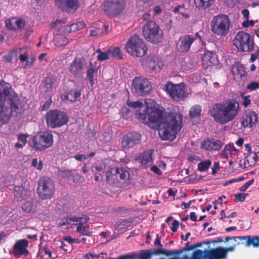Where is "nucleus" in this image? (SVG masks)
Segmentation results:
<instances>
[{
	"mask_svg": "<svg viewBox=\"0 0 259 259\" xmlns=\"http://www.w3.org/2000/svg\"><path fill=\"white\" fill-rule=\"evenodd\" d=\"M239 111V103L233 100H228L222 103L213 104L209 108L208 113L214 121L225 124L234 120Z\"/></svg>",
	"mask_w": 259,
	"mask_h": 259,
	"instance_id": "1",
	"label": "nucleus"
},
{
	"mask_svg": "<svg viewBox=\"0 0 259 259\" xmlns=\"http://www.w3.org/2000/svg\"><path fill=\"white\" fill-rule=\"evenodd\" d=\"M183 125V116L178 112H170L167 121L159 125L158 134L162 140L173 141Z\"/></svg>",
	"mask_w": 259,
	"mask_h": 259,
	"instance_id": "2",
	"label": "nucleus"
},
{
	"mask_svg": "<svg viewBox=\"0 0 259 259\" xmlns=\"http://www.w3.org/2000/svg\"><path fill=\"white\" fill-rule=\"evenodd\" d=\"M153 100L146 99L144 100V109L143 113L138 112L136 114L137 119L141 122L147 124L149 127L154 128L159 126L163 120L162 111L155 107H152Z\"/></svg>",
	"mask_w": 259,
	"mask_h": 259,
	"instance_id": "3",
	"label": "nucleus"
},
{
	"mask_svg": "<svg viewBox=\"0 0 259 259\" xmlns=\"http://www.w3.org/2000/svg\"><path fill=\"white\" fill-rule=\"evenodd\" d=\"M142 34L147 41L153 44H158L163 39V31L154 21H148L143 25Z\"/></svg>",
	"mask_w": 259,
	"mask_h": 259,
	"instance_id": "4",
	"label": "nucleus"
},
{
	"mask_svg": "<svg viewBox=\"0 0 259 259\" xmlns=\"http://www.w3.org/2000/svg\"><path fill=\"white\" fill-rule=\"evenodd\" d=\"M127 52L132 56L142 57L147 53L148 48L142 38L137 34L131 36L126 45Z\"/></svg>",
	"mask_w": 259,
	"mask_h": 259,
	"instance_id": "5",
	"label": "nucleus"
},
{
	"mask_svg": "<svg viewBox=\"0 0 259 259\" xmlns=\"http://www.w3.org/2000/svg\"><path fill=\"white\" fill-rule=\"evenodd\" d=\"M230 24V20L227 15L220 14L213 17L210 22V30L218 36H225L229 32Z\"/></svg>",
	"mask_w": 259,
	"mask_h": 259,
	"instance_id": "6",
	"label": "nucleus"
},
{
	"mask_svg": "<svg viewBox=\"0 0 259 259\" xmlns=\"http://www.w3.org/2000/svg\"><path fill=\"white\" fill-rule=\"evenodd\" d=\"M233 44L241 52H250L254 49L253 37L249 33L243 31L236 34L233 40Z\"/></svg>",
	"mask_w": 259,
	"mask_h": 259,
	"instance_id": "7",
	"label": "nucleus"
},
{
	"mask_svg": "<svg viewBox=\"0 0 259 259\" xmlns=\"http://www.w3.org/2000/svg\"><path fill=\"white\" fill-rule=\"evenodd\" d=\"M53 143L52 134L50 132H41L33 137L29 145L35 151H42L50 147Z\"/></svg>",
	"mask_w": 259,
	"mask_h": 259,
	"instance_id": "8",
	"label": "nucleus"
},
{
	"mask_svg": "<svg viewBox=\"0 0 259 259\" xmlns=\"http://www.w3.org/2000/svg\"><path fill=\"white\" fill-rule=\"evenodd\" d=\"M47 125L55 128L66 124L68 121V116L64 112L59 110H50L46 114Z\"/></svg>",
	"mask_w": 259,
	"mask_h": 259,
	"instance_id": "9",
	"label": "nucleus"
},
{
	"mask_svg": "<svg viewBox=\"0 0 259 259\" xmlns=\"http://www.w3.org/2000/svg\"><path fill=\"white\" fill-rule=\"evenodd\" d=\"M37 192L42 199H51L55 190L54 181L50 177L44 176L38 181Z\"/></svg>",
	"mask_w": 259,
	"mask_h": 259,
	"instance_id": "10",
	"label": "nucleus"
},
{
	"mask_svg": "<svg viewBox=\"0 0 259 259\" xmlns=\"http://www.w3.org/2000/svg\"><path fill=\"white\" fill-rule=\"evenodd\" d=\"M164 88V91L171 99L177 102L184 100L188 95L187 88L183 82L174 84L168 81Z\"/></svg>",
	"mask_w": 259,
	"mask_h": 259,
	"instance_id": "11",
	"label": "nucleus"
},
{
	"mask_svg": "<svg viewBox=\"0 0 259 259\" xmlns=\"http://www.w3.org/2000/svg\"><path fill=\"white\" fill-rule=\"evenodd\" d=\"M189 259H226L223 247L219 246L202 250L196 249L191 254Z\"/></svg>",
	"mask_w": 259,
	"mask_h": 259,
	"instance_id": "12",
	"label": "nucleus"
},
{
	"mask_svg": "<svg viewBox=\"0 0 259 259\" xmlns=\"http://www.w3.org/2000/svg\"><path fill=\"white\" fill-rule=\"evenodd\" d=\"M151 82L142 76H136L132 80V91L138 96H145L152 91Z\"/></svg>",
	"mask_w": 259,
	"mask_h": 259,
	"instance_id": "13",
	"label": "nucleus"
},
{
	"mask_svg": "<svg viewBox=\"0 0 259 259\" xmlns=\"http://www.w3.org/2000/svg\"><path fill=\"white\" fill-rule=\"evenodd\" d=\"M126 6L124 0L107 1L104 4L103 10L106 15L110 16H116L121 13Z\"/></svg>",
	"mask_w": 259,
	"mask_h": 259,
	"instance_id": "14",
	"label": "nucleus"
},
{
	"mask_svg": "<svg viewBox=\"0 0 259 259\" xmlns=\"http://www.w3.org/2000/svg\"><path fill=\"white\" fill-rule=\"evenodd\" d=\"M86 61L83 58H75L71 63L68 70L75 77H80L84 73Z\"/></svg>",
	"mask_w": 259,
	"mask_h": 259,
	"instance_id": "15",
	"label": "nucleus"
},
{
	"mask_svg": "<svg viewBox=\"0 0 259 259\" xmlns=\"http://www.w3.org/2000/svg\"><path fill=\"white\" fill-rule=\"evenodd\" d=\"M141 140V135L138 132L127 133L122 139V147L124 149H129L139 144Z\"/></svg>",
	"mask_w": 259,
	"mask_h": 259,
	"instance_id": "16",
	"label": "nucleus"
},
{
	"mask_svg": "<svg viewBox=\"0 0 259 259\" xmlns=\"http://www.w3.org/2000/svg\"><path fill=\"white\" fill-rule=\"evenodd\" d=\"M196 40V37L190 34H186L181 36L177 44V48L178 51L181 53L188 52L190 51L192 44Z\"/></svg>",
	"mask_w": 259,
	"mask_h": 259,
	"instance_id": "17",
	"label": "nucleus"
},
{
	"mask_svg": "<svg viewBox=\"0 0 259 259\" xmlns=\"http://www.w3.org/2000/svg\"><path fill=\"white\" fill-rule=\"evenodd\" d=\"M57 6L62 11L73 13L79 8L78 0H55Z\"/></svg>",
	"mask_w": 259,
	"mask_h": 259,
	"instance_id": "18",
	"label": "nucleus"
},
{
	"mask_svg": "<svg viewBox=\"0 0 259 259\" xmlns=\"http://www.w3.org/2000/svg\"><path fill=\"white\" fill-rule=\"evenodd\" d=\"M239 240L241 242H238L236 245L244 244L246 246L248 247L251 245L254 248L259 247V236H251L250 235L245 236H237L234 237L233 240L237 241Z\"/></svg>",
	"mask_w": 259,
	"mask_h": 259,
	"instance_id": "19",
	"label": "nucleus"
},
{
	"mask_svg": "<svg viewBox=\"0 0 259 259\" xmlns=\"http://www.w3.org/2000/svg\"><path fill=\"white\" fill-rule=\"evenodd\" d=\"M223 146L221 140L214 138L205 139L201 144V148L207 151H219Z\"/></svg>",
	"mask_w": 259,
	"mask_h": 259,
	"instance_id": "20",
	"label": "nucleus"
},
{
	"mask_svg": "<svg viewBox=\"0 0 259 259\" xmlns=\"http://www.w3.org/2000/svg\"><path fill=\"white\" fill-rule=\"evenodd\" d=\"M28 244V241L25 239H21L17 241L14 246V255L18 258L22 255L24 256L28 255L29 251L26 248Z\"/></svg>",
	"mask_w": 259,
	"mask_h": 259,
	"instance_id": "21",
	"label": "nucleus"
},
{
	"mask_svg": "<svg viewBox=\"0 0 259 259\" xmlns=\"http://www.w3.org/2000/svg\"><path fill=\"white\" fill-rule=\"evenodd\" d=\"M153 151L146 150L136 158V160L141 164L143 168H147L153 163Z\"/></svg>",
	"mask_w": 259,
	"mask_h": 259,
	"instance_id": "22",
	"label": "nucleus"
},
{
	"mask_svg": "<svg viewBox=\"0 0 259 259\" xmlns=\"http://www.w3.org/2000/svg\"><path fill=\"white\" fill-rule=\"evenodd\" d=\"M202 65L205 68L216 65L218 64V59L215 53L206 51L202 56Z\"/></svg>",
	"mask_w": 259,
	"mask_h": 259,
	"instance_id": "23",
	"label": "nucleus"
},
{
	"mask_svg": "<svg viewBox=\"0 0 259 259\" xmlns=\"http://www.w3.org/2000/svg\"><path fill=\"white\" fill-rule=\"evenodd\" d=\"M258 121L257 114L255 112L249 111L243 117L241 124L244 127H252Z\"/></svg>",
	"mask_w": 259,
	"mask_h": 259,
	"instance_id": "24",
	"label": "nucleus"
},
{
	"mask_svg": "<svg viewBox=\"0 0 259 259\" xmlns=\"http://www.w3.org/2000/svg\"><path fill=\"white\" fill-rule=\"evenodd\" d=\"M117 175L120 188L126 187L130 182V174L123 167H115Z\"/></svg>",
	"mask_w": 259,
	"mask_h": 259,
	"instance_id": "25",
	"label": "nucleus"
},
{
	"mask_svg": "<svg viewBox=\"0 0 259 259\" xmlns=\"http://www.w3.org/2000/svg\"><path fill=\"white\" fill-rule=\"evenodd\" d=\"M30 191L23 186H15L14 194L15 198L18 201L27 199L30 196Z\"/></svg>",
	"mask_w": 259,
	"mask_h": 259,
	"instance_id": "26",
	"label": "nucleus"
},
{
	"mask_svg": "<svg viewBox=\"0 0 259 259\" xmlns=\"http://www.w3.org/2000/svg\"><path fill=\"white\" fill-rule=\"evenodd\" d=\"M66 33V32L60 31V29L56 31L54 38V44L56 47H61L64 46L70 42L69 39L64 35Z\"/></svg>",
	"mask_w": 259,
	"mask_h": 259,
	"instance_id": "27",
	"label": "nucleus"
},
{
	"mask_svg": "<svg viewBox=\"0 0 259 259\" xmlns=\"http://www.w3.org/2000/svg\"><path fill=\"white\" fill-rule=\"evenodd\" d=\"M81 94L80 89L71 90L67 93L62 95L61 98L62 100H68L71 102H75L80 100Z\"/></svg>",
	"mask_w": 259,
	"mask_h": 259,
	"instance_id": "28",
	"label": "nucleus"
},
{
	"mask_svg": "<svg viewBox=\"0 0 259 259\" xmlns=\"http://www.w3.org/2000/svg\"><path fill=\"white\" fill-rule=\"evenodd\" d=\"M106 183L117 187H119V181L115 168H111L106 172Z\"/></svg>",
	"mask_w": 259,
	"mask_h": 259,
	"instance_id": "29",
	"label": "nucleus"
},
{
	"mask_svg": "<svg viewBox=\"0 0 259 259\" xmlns=\"http://www.w3.org/2000/svg\"><path fill=\"white\" fill-rule=\"evenodd\" d=\"M99 69V67L96 65V63H93L90 61L87 71V77L89 80V82L91 85L94 83V74L97 73Z\"/></svg>",
	"mask_w": 259,
	"mask_h": 259,
	"instance_id": "30",
	"label": "nucleus"
},
{
	"mask_svg": "<svg viewBox=\"0 0 259 259\" xmlns=\"http://www.w3.org/2000/svg\"><path fill=\"white\" fill-rule=\"evenodd\" d=\"M246 160L250 164H255L259 161V147L254 148L252 152L246 156Z\"/></svg>",
	"mask_w": 259,
	"mask_h": 259,
	"instance_id": "31",
	"label": "nucleus"
},
{
	"mask_svg": "<svg viewBox=\"0 0 259 259\" xmlns=\"http://www.w3.org/2000/svg\"><path fill=\"white\" fill-rule=\"evenodd\" d=\"M196 8L199 10H206L210 8L214 3V0H194Z\"/></svg>",
	"mask_w": 259,
	"mask_h": 259,
	"instance_id": "32",
	"label": "nucleus"
},
{
	"mask_svg": "<svg viewBox=\"0 0 259 259\" xmlns=\"http://www.w3.org/2000/svg\"><path fill=\"white\" fill-rule=\"evenodd\" d=\"M54 79L51 77H46L42 81L44 92L46 93H51L53 91V84Z\"/></svg>",
	"mask_w": 259,
	"mask_h": 259,
	"instance_id": "33",
	"label": "nucleus"
},
{
	"mask_svg": "<svg viewBox=\"0 0 259 259\" xmlns=\"http://www.w3.org/2000/svg\"><path fill=\"white\" fill-rule=\"evenodd\" d=\"M77 25L76 23H72L68 25H65L60 28V31L70 33L78 31Z\"/></svg>",
	"mask_w": 259,
	"mask_h": 259,
	"instance_id": "34",
	"label": "nucleus"
},
{
	"mask_svg": "<svg viewBox=\"0 0 259 259\" xmlns=\"http://www.w3.org/2000/svg\"><path fill=\"white\" fill-rule=\"evenodd\" d=\"M201 107L199 105H195L189 110V116L192 118L199 117L201 112Z\"/></svg>",
	"mask_w": 259,
	"mask_h": 259,
	"instance_id": "35",
	"label": "nucleus"
},
{
	"mask_svg": "<svg viewBox=\"0 0 259 259\" xmlns=\"http://www.w3.org/2000/svg\"><path fill=\"white\" fill-rule=\"evenodd\" d=\"M142 65L151 70H155L156 67V62L152 58H147L142 61Z\"/></svg>",
	"mask_w": 259,
	"mask_h": 259,
	"instance_id": "36",
	"label": "nucleus"
},
{
	"mask_svg": "<svg viewBox=\"0 0 259 259\" xmlns=\"http://www.w3.org/2000/svg\"><path fill=\"white\" fill-rule=\"evenodd\" d=\"M211 165V161L209 159L200 162L198 164L197 170L199 171L203 172L207 170Z\"/></svg>",
	"mask_w": 259,
	"mask_h": 259,
	"instance_id": "37",
	"label": "nucleus"
},
{
	"mask_svg": "<svg viewBox=\"0 0 259 259\" xmlns=\"http://www.w3.org/2000/svg\"><path fill=\"white\" fill-rule=\"evenodd\" d=\"M21 208L24 212L30 213L33 210V204L31 200H26L22 205Z\"/></svg>",
	"mask_w": 259,
	"mask_h": 259,
	"instance_id": "38",
	"label": "nucleus"
},
{
	"mask_svg": "<svg viewBox=\"0 0 259 259\" xmlns=\"http://www.w3.org/2000/svg\"><path fill=\"white\" fill-rule=\"evenodd\" d=\"M232 72L234 75H240L241 76L243 75L242 65L239 63H234L232 67Z\"/></svg>",
	"mask_w": 259,
	"mask_h": 259,
	"instance_id": "39",
	"label": "nucleus"
},
{
	"mask_svg": "<svg viewBox=\"0 0 259 259\" xmlns=\"http://www.w3.org/2000/svg\"><path fill=\"white\" fill-rule=\"evenodd\" d=\"M12 23L14 24L15 30L21 29L25 26V21L22 19L12 18Z\"/></svg>",
	"mask_w": 259,
	"mask_h": 259,
	"instance_id": "40",
	"label": "nucleus"
},
{
	"mask_svg": "<svg viewBox=\"0 0 259 259\" xmlns=\"http://www.w3.org/2000/svg\"><path fill=\"white\" fill-rule=\"evenodd\" d=\"M153 256L151 249L143 250L141 251L139 259H151Z\"/></svg>",
	"mask_w": 259,
	"mask_h": 259,
	"instance_id": "41",
	"label": "nucleus"
},
{
	"mask_svg": "<svg viewBox=\"0 0 259 259\" xmlns=\"http://www.w3.org/2000/svg\"><path fill=\"white\" fill-rule=\"evenodd\" d=\"M225 151H227L228 155H237L238 150L235 149L234 146L229 144L225 147Z\"/></svg>",
	"mask_w": 259,
	"mask_h": 259,
	"instance_id": "42",
	"label": "nucleus"
},
{
	"mask_svg": "<svg viewBox=\"0 0 259 259\" xmlns=\"http://www.w3.org/2000/svg\"><path fill=\"white\" fill-rule=\"evenodd\" d=\"M59 175L61 178L68 180L72 176L73 173L72 170L67 169L59 171Z\"/></svg>",
	"mask_w": 259,
	"mask_h": 259,
	"instance_id": "43",
	"label": "nucleus"
},
{
	"mask_svg": "<svg viewBox=\"0 0 259 259\" xmlns=\"http://www.w3.org/2000/svg\"><path fill=\"white\" fill-rule=\"evenodd\" d=\"M126 104L129 107H132L133 108H142L144 107L143 104L139 101L132 102L129 100H127L126 101Z\"/></svg>",
	"mask_w": 259,
	"mask_h": 259,
	"instance_id": "44",
	"label": "nucleus"
},
{
	"mask_svg": "<svg viewBox=\"0 0 259 259\" xmlns=\"http://www.w3.org/2000/svg\"><path fill=\"white\" fill-rule=\"evenodd\" d=\"M130 113L131 110L128 107H123L120 111V113L121 116L126 119H128L131 117Z\"/></svg>",
	"mask_w": 259,
	"mask_h": 259,
	"instance_id": "45",
	"label": "nucleus"
},
{
	"mask_svg": "<svg viewBox=\"0 0 259 259\" xmlns=\"http://www.w3.org/2000/svg\"><path fill=\"white\" fill-rule=\"evenodd\" d=\"M258 89H259V81H252L246 86V89L249 91H253Z\"/></svg>",
	"mask_w": 259,
	"mask_h": 259,
	"instance_id": "46",
	"label": "nucleus"
},
{
	"mask_svg": "<svg viewBox=\"0 0 259 259\" xmlns=\"http://www.w3.org/2000/svg\"><path fill=\"white\" fill-rule=\"evenodd\" d=\"M111 55V50H108L106 52H103L98 55L97 59L100 61H103L109 59V55Z\"/></svg>",
	"mask_w": 259,
	"mask_h": 259,
	"instance_id": "47",
	"label": "nucleus"
},
{
	"mask_svg": "<svg viewBox=\"0 0 259 259\" xmlns=\"http://www.w3.org/2000/svg\"><path fill=\"white\" fill-rule=\"evenodd\" d=\"M31 165L38 170H41L43 168V162L41 160L38 161L37 158H33L32 160Z\"/></svg>",
	"mask_w": 259,
	"mask_h": 259,
	"instance_id": "48",
	"label": "nucleus"
},
{
	"mask_svg": "<svg viewBox=\"0 0 259 259\" xmlns=\"http://www.w3.org/2000/svg\"><path fill=\"white\" fill-rule=\"evenodd\" d=\"M111 55L113 57L119 59L122 58V53L119 47H115L111 50Z\"/></svg>",
	"mask_w": 259,
	"mask_h": 259,
	"instance_id": "49",
	"label": "nucleus"
},
{
	"mask_svg": "<svg viewBox=\"0 0 259 259\" xmlns=\"http://www.w3.org/2000/svg\"><path fill=\"white\" fill-rule=\"evenodd\" d=\"M152 255L157 254H164L166 256H168V250H165L162 248V247H160L159 248L151 249Z\"/></svg>",
	"mask_w": 259,
	"mask_h": 259,
	"instance_id": "50",
	"label": "nucleus"
},
{
	"mask_svg": "<svg viewBox=\"0 0 259 259\" xmlns=\"http://www.w3.org/2000/svg\"><path fill=\"white\" fill-rule=\"evenodd\" d=\"M246 195L247 194L246 193H238L235 196L234 201L236 202H242L245 199Z\"/></svg>",
	"mask_w": 259,
	"mask_h": 259,
	"instance_id": "51",
	"label": "nucleus"
},
{
	"mask_svg": "<svg viewBox=\"0 0 259 259\" xmlns=\"http://www.w3.org/2000/svg\"><path fill=\"white\" fill-rule=\"evenodd\" d=\"M254 180L253 179H251L249 181L247 182L243 185H242L240 188L239 190L242 192L245 191L251 185L253 184Z\"/></svg>",
	"mask_w": 259,
	"mask_h": 259,
	"instance_id": "52",
	"label": "nucleus"
},
{
	"mask_svg": "<svg viewBox=\"0 0 259 259\" xmlns=\"http://www.w3.org/2000/svg\"><path fill=\"white\" fill-rule=\"evenodd\" d=\"M237 246L236 244H234V245L231 246L230 247H223V249L225 254V255L226 256V259L228 258V253L229 252H232L234 251L235 249V247Z\"/></svg>",
	"mask_w": 259,
	"mask_h": 259,
	"instance_id": "53",
	"label": "nucleus"
},
{
	"mask_svg": "<svg viewBox=\"0 0 259 259\" xmlns=\"http://www.w3.org/2000/svg\"><path fill=\"white\" fill-rule=\"evenodd\" d=\"M12 18L7 19L5 21L6 27L10 30H15L14 24L12 23Z\"/></svg>",
	"mask_w": 259,
	"mask_h": 259,
	"instance_id": "54",
	"label": "nucleus"
},
{
	"mask_svg": "<svg viewBox=\"0 0 259 259\" xmlns=\"http://www.w3.org/2000/svg\"><path fill=\"white\" fill-rule=\"evenodd\" d=\"M102 31H100L99 28H96L95 29L91 30L90 32L89 35L90 36H96L98 35H103Z\"/></svg>",
	"mask_w": 259,
	"mask_h": 259,
	"instance_id": "55",
	"label": "nucleus"
},
{
	"mask_svg": "<svg viewBox=\"0 0 259 259\" xmlns=\"http://www.w3.org/2000/svg\"><path fill=\"white\" fill-rule=\"evenodd\" d=\"M186 249H181L178 250H168V256L179 255L185 251Z\"/></svg>",
	"mask_w": 259,
	"mask_h": 259,
	"instance_id": "56",
	"label": "nucleus"
},
{
	"mask_svg": "<svg viewBox=\"0 0 259 259\" xmlns=\"http://www.w3.org/2000/svg\"><path fill=\"white\" fill-rule=\"evenodd\" d=\"M259 56V48L257 49L256 52L251 54L250 58L249 60L250 63L254 62L258 58Z\"/></svg>",
	"mask_w": 259,
	"mask_h": 259,
	"instance_id": "57",
	"label": "nucleus"
},
{
	"mask_svg": "<svg viewBox=\"0 0 259 259\" xmlns=\"http://www.w3.org/2000/svg\"><path fill=\"white\" fill-rule=\"evenodd\" d=\"M28 136L27 134L26 135L21 134L18 136V140L21 143H22L23 145H25L27 142L26 138H27V137H28Z\"/></svg>",
	"mask_w": 259,
	"mask_h": 259,
	"instance_id": "58",
	"label": "nucleus"
},
{
	"mask_svg": "<svg viewBox=\"0 0 259 259\" xmlns=\"http://www.w3.org/2000/svg\"><path fill=\"white\" fill-rule=\"evenodd\" d=\"M71 222H79V217L74 216L71 218H67L66 219V222L63 223L62 225L69 224Z\"/></svg>",
	"mask_w": 259,
	"mask_h": 259,
	"instance_id": "59",
	"label": "nucleus"
},
{
	"mask_svg": "<svg viewBox=\"0 0 259 259\" xmlns=\"http://www.w3.org/2000/svg\"><path fill=\"white\" fill-rule=\"evenodd\" d=\"M52 104V100L51 98L48 100L42 106L41 110L42 111H46L48 110L51 106Z\"/></svg>",
	"mask_w": 259,
	"mask_h": 259,
	"instance_id": "60",
	"label": "nucleus"
},
{
	"mask_svg": "<svg viewBox=\"0 0 259 259\" xmlns=\"http://www.w3.org/2000/svg\"><path fill=\"white\" fill-rule=\"evenodd\" d=\"M66 22V20H56L55 21L52 22L50 24V28H55L57 25L60 24H65Z\"/></svg>",
	"mask_w": 259,
	"mask_h": 259,
	"instance_id": "61",
	"label": "nucleus"
},
{
	"mask_svg": "<svg viewBox=\"0 0 259 259\" xmlns=\"http://www.w3.org/2000/svg\"><path fill=\"white\" fill-rule=\"evenodd\" d=\"M179 222L178 221L175 220H174L171 226H170V229L172 232H176L179 228Z\"/></svg>",
	"mask_w": 259,
	"mask_h": 259,
	"instance_id": "62",
	"label": "nucleus"
},
{
	"mask_svg": "<svg viewBox=\"0 0 259 259\" xmlns=\"http://www.w3.org/2000/svg\"><path fill=\"white\" fill-rule=\"evenodd\" d=\"M80 233L81 236H91L92 235V232L88 230H85V229H82L80 231H76Z\"/></svg>",
	"mask_w": 259,
	"mask_h": 259,
	"instance_id": "63",
	"label": "nucleus"
},
{
	"mask_svg": "<svg viewBox=\"0 0 259 259\" xmlns=\"http://www.w3.org/2000/svg\"><path fill=\"white\" fill-rule=\"evenodd\" d=\"M250 96H244L242 97L243 101L242 104L245 107H247L250 104Z\"/></svg>",
	"mask_w": 259,
	"mask_h": 259,
	"instance_id": "64",
	"label": "nucleus"
}]
</instances>
